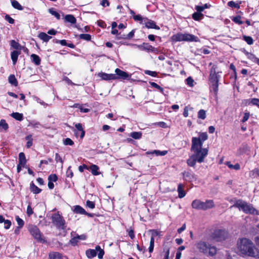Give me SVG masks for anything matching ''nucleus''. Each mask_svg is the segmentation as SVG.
Returning <instances> with one entry per match:
<instances>
[{"label":"nucleus","instance_id":"1","mask_svg":"<svg viewBox=\"0 0 259 259\" xmlns=\"http://www.w3.org/2000/svg\"><path fill=\"white\" fill-rule=\"evenodd\" d=\"M237 245L238 250L242 255L259 258V251L250 240L246 238L239 239Z\"/></svg>","mask_w":259,"mask_h":259},{"label":"nucleus","instance_id":"2","mask_svg":"<svg viewBox=\"0 0 259 259\" xmlns=\"http://www.w3.org/2000/svg\"><path fill=\"white\" fill-rule=\"evenodd\" d=\"M191 151L199 163L202 162L208 154V149L203 148L202 142L196 137L192 138Z\"/></svg>","mask_w":259,"mask_h":259},{"label":"nucleus","instance_id":"3","mask_svg":"<svg viewBox=\"0 0 259 259\" xmlns=\"http://www.w3.org/2000/svg\"><path fill=\"white\" fill-rule=\"evenodd\" d=\"M191 206L197 210H206L214 207L215 204L212 200H206L203 202L199 199H195L192 201Z\"/></svg>","mask_w":259,"mask_h":259},{"label":"nucleus","instance_id":"4","mask_svg":"<svg viewBox=\"0 0 259 259\" xmlns=\"http://www.w3.org/2000/svg\"><path fill=\"white\" fill-rule=\"evenodd\" d=\"M231 207H237L246 214H253L255 212V208L252 204L241 200L236 201L235 204Z\"/></svg>","mask_w":259,"mask_h":259},{"label":"nucleus","instance_id":"5","mask_svg":"<svg viewBox=\"0 0 259 259\" xmlns=\"http://www.w3.org/2000/svg\"><path fill=\"white\" fill-rule=\"evenodd\" d=\"M196 245L200 251L204 253H208L211 256L215 255L217 253V248L214 246L209 245L205 241H200Z\"/></svg>","mask_w":259,"mask_h":259},{"label":"nucleus","instance_id":"6","mask_svg":"<svg viewBox=\"0 0 259 259\" xmlns=\"http://www.w3.org/2000/svg\"><path fill=\"white\" fill-rule=\"evenodd\" d=\"M97 251H99V253L98 254V257L99 259L103 258V255L104 254V251L103 249H101L100 246L97 245L95 247V249H88L85 251V254L88 258H92L95 257L97 255Z\"/></svg>","mask_w":259,"mask_h":259},{"label":"nucleus","instance_id":"7","mask_svg":"<svg viewBox=\"0 0 259 259\" xmlns=\"http://www.w3.org/2000/svg\"><path fill=\"white\" fill-rule=\"evenodd\" d=\"M53 223L58 228L64 229L66 228L65 221L58 213H55L52 216Z\"/></svg>","mask_w":259,"mask_h":259},{"label":"nucleus","instance_id":"8","mask_svg":"<svg viewBox=\"0 0 259 259\" xmlns=\"http://www.w3.org/2000/svg\"><path fill=\"white\" fill-rule=\"evenodd\" d=\"M228 236V232L225 230H218L213 233L212 238L215 241L219 242L225 240Z\"/></svg>","mask_w":259,"mask_h":259},{"label":"nucleus","instance_id":"9","mask_svg":"<svg viewBox=\"0 0 259 259\" xmlns=\"http://www.w3.org/2000/svg\"><path fill=\"white\" fill-rule=\"evenodd\" d=\"M29 231L32 236L37 240L41 241L42 238L41 237V234L38 228L35 226H30L29 227Z\"/></svg>","mask_w":259,"mask_h":259},{"label":"nucleus","instance_id":"10","mask_svg":"<svg viewBox=\"0 0 259 259\" xmlns=\"http://www.w3.org/2000/svg\"><path fill=\"white\" fill-rule=\"evenodd\" d=\"M149 232L151 233V237L150 241V245L149 247V252H152L153 251L154 244V237L160 235V232L156 230H150Z\"/></svg>","mask_w":259,"mask_h":259},{"label":"nucleus","instance_id":"11","mask_svg":"<svg viewBox=\"0 0 259 259\" xmlns=\"http://www.w3.org/2000/svg\"><path fill=\"white\" fill-rule=\"evenodd\" d=\"M98 76L105 80H113L118 78L115 74H107L104 72H100L98 74Z\"/></svg>","mask_w":259,"mask_h":259},{"label":"nucleus","instance_id":"12","mask_svg":"<svg viewBox=\"0 0 259 259\" xmlns=\"http://www.w3.org/2000/svg\"><path fill=\"white\" fill-rule=\"evenodd\" d=\"M130 46L138 48L142 50H146L148 51H153L154 48L147 43H143L142 45H138L136 44H130Z\"/></svg>","mask_w":259,"mask_h":259},{"label":"nucleus","instance_id":"13","mask_svg":"<svg viewBox=\"0 0 259 259\" xmlns=\"http://www.w3.org/2000/svg\"><path fill=\"white\" fill-rule=\"evenodd\" d=\"M220 76L216 73L215 69L212 67L210 73V80L212 83L218 82Z\"/></svg>","mask_w":259,"mask_h":259},{"label":"nucleus","instance_id":"14","mask_svg":"<svg viewBox=\"0 0 259 259\" xmlns=\"http://www.w3.org/2000/svg\"><path fill=\"white\" fill-rule=\"evenodd\" d=\"M183 176L185 180L189 182L195 181L197 179L196 176L194 174L189 171H184L183 172Z\"/></svg>","mask_w":259,"mask_h":259},{"label":"nucleus","instance_id":"15","mask_svg":"<svg viewBox=\"0 0 259 259\" xmlns=\"http://www.w3.org/2000/svg\"><path fill=\"white\" fill-rule=\"evenodd\" d=\"M184 41L190 42H200V39L198 37L193 34L186 33H184Z\"/></svg>","mask_w":259,"mask_h":259},{"label":"nucleus","instance_id":"16","mask_svg":"<svg viewBox=\"0 0 259 259\" xmlns=\"http://www.w3.org/2000/svg\"><path fill=\"white\" fill-rule=\"evenodd\" d=\"M173 41H184V33H178L173 35L171 37Z\"/></svg>","mask_w":259,"mask_h":259},{"label":"nucleus","instance_id":"17","mask_svg":"<svg viewBox=\"0 0 259 259\" xmlns=\"http://www.w3.org/2000/svg\"><path fill=\"white\" fill-rule=\"evenodd\" d=\"M245 103L247 105H253L259 108V99L252 98L245 100Z\"/></svg>","mask_w":259,"mask_h":259},{"label":"nucleus","instance_id":"18","mask_svg":"<svg viewBox=\"0 0 259 259\" xmlns=\"http://www.w3.org/2000/svg\"><path fill=\"white\" fill-rule=\"evenodd\" d=\"M115 72L116 73L115 74L117 77V75H118L120 78H121L123 79H125V78L128 77V76H129L128 74L126 72L123 71L118 68H116L115 70Z\"/></svg>","mask_w":259,"mask_h":259},{"label":"nucleus","instance_id":"19","mask_svg":"<svg viewBox=\"0 0 259 259\" xmlns=\"http://www.w3.org/2000/svg\"><path fill=\"white\" fill-rule=\"evenodd\" d=\"M89 169L94 176H98L100 174V172L98 171L99 167L95 164H92Z\"/></svg>","mask_w":259,"mask_h":259},{"label":"nucleus","instance_id":"20","mask_svg":"<svg viewBox=\"0 0 259 259\" xmlns=\"http://www.w3.org/2000/svg\"><path fill=\"white\" fill-rule=\"evenodd\" d=\"M20 54V52L18 51H14L11 53V57L12 60L13 64H15L17 62L18 56Z\"/></svg>","mask_w":259,"mask_h":259},{"label":"nucleus","instance_id":"21","mask_svg":"<svg viewBox=\"0 0 259 259\" xmlns=\"http://www.w3.org/2000/svg\"><path fill=\"white\" fill-rule=\"evenodd\" d=\"M26 163V159L23 152H20L19 154V163L24 166Z\"/></svg>","mask_w":259,"mask_h":259},{"label":"nucleus","instance_id":"22","mask_svg":"<svg viewBox=\"0 0 259 259\" xmlns=\"http://www.w3.org/2000/svg\"><path fill=\"white\" fill-rule=\"evenodd\" d=\"M183 188H184V186L182 184H180L178 185V192L179 193V197L180 198H183L186 195V193H185Z\"/></svg>","mask_w":259,"mask_h":259},{"label":"nucleus","instance_id":"23","mask_svg":"<svg viewBox=\"0 0 259 259\" xmlns=\"http://www.w3.org/2000/svg\"><path fill=\"white\" fill-rule=\"evenodd\" d=\"M197 161V159L192 154L189 158L187 160V164L190 166H194L196 162Z\"/></svg>","mask_w":259,"mask_h":259},{"label":"nucleus","instance_id":"24","mask_svg":"<svg viewBox=\"0 0 259 259\" xmlns=\"http://www.w3.org/2000/svg\"><path fill=\"white\" fill-rule=\"evenodd\" d=\"M38 36L40 39L42 40L45 42H48L52 38L51 36L48 35L45 32H40L38 34Z\"/></svg>","mask_w":259,"mask_h":259},{"label":"nucleus","instance_id":"25","mask_svg":"<svg viewBox=\"0 0 259 259\" xmlns=\"http://www.w3.org/2000/svg\"><path fill=\"white\" fill-rule=\"evenodd\" d=\"M146 27L148 28H154L157 30L160 29L159 27L157 26L156 24L151 20H149L146 23Z\"/></svg>","mask_w":259,"mask_h":259},{"label":"nucleus","instance_id":"26","mask_svg":"<svg viewBox=\"0 0 259 259\" xmlns=\"http://www.w3.org/2000/svg\"><path fill=\"white\" fill-rule=\"evenodd\" d=\"M73 211L76 213L83 214L86 213L85 210L80 206L76 205L74 207Z\"/></svg>","mask_w":259,"mask_h":259},{"label":"nucleus","instance_id":"27","mask_svg":"<svg viewBox=\"0 0 259 259\" xmlns=\"http://www.w3.org/2000/svg\"><path fill=\"white\" fill-rule=\"evenodd\" d=\"M10 44H11V46L12 47H13V48H14L16 50H18L20 51L23 48V47L19 44H18L17 42H16L14 40H12L10 41Z\"/></svg>","mask_w":259,"mask_h":259},{"label":"nucleus","instance_id":"28","mask_svg":"<svg viewBox=\"0 0 259 259\" xmlns=\"http://www.w3.org/2000/svg\"><path fill=\"white\" fill-rule=\"evenodd\" d=\"M167 153V151H159V150H153L152 152H147V154H155L157 156L161 155V156H164L166 155Z\"/></svg>","mask_w":259,"mask_h":259},{"label":"nucleus","instance_id":"29","mask_svg":"<svg viewBox=\"0 0 259 259\" xmlns=\"http://www.w3.org/2000/svg\"><path fill=\"white\" fill-rule=\"evenodd\" d=\"M11 116L15 119L21 121L23 119V114L18 112H13L11 114Z\"/></svg>","mask_w":259,"mask_h":259},{"label":"nucleus","instance_id":"30","mask_svg":"<svg viewBox=\"0 0 259 259\" xmlns=\"http://www.w3.org/2000/svg\"><path fill=\"white\" fill-rule=\"evenodd\" d=\"M31 57L32 59L33 62L36 65H39L40 63V59L39 56L35 54H32Z\"/></svg>","mask_w":259,"mask_h":259},{"label":"nucleus","instance_id":"31","mask_svg":"<svg viewBox=\"0 0 259 259\" xmlns=\"http://www.w3.org/2000/svg\"><path fill=\"white\" fill-rule=\"evenodd\" d=\"M61 255L58 252H52L49 254L50 259H61Z\"/></svg>","mask_w":259,"mask_h":259},{"label":"nucleus","instance_id":"32","mask_svg":"<svg viewBox=\"0 0 259 259\" xmlns=\"http://www.w3.org/2000/svg\"><path fill=\"white\" fill-rule=\"evenodd\" d=\"M65 19L66 21L72 24H74L76 22L75 18L72 15H67L65 17Z\"/></svg>","mask_w":259,"mask_h":259},{"label":"nucleus","instance_id":"33","mask_svg":"<svg viewBox=\"0 0 259 259\" xmlns=\"http://www.w3.org/2000/svg\"><path fill=\"white\" fill-rule=\"evenodd\" d=\"M12 6L16 9L19 10H22L23 7L16 0H13L12 1Z\"/></svg>","mask_w":259,"mask_h":259},{"label":"nucleus","instance_id":"34","mask_svg":"<svg viewBox=\"0 0 259 259\" xmlns=\"http://www.w3.org/2000/svg\"><path fill=\"white\" fill-rule=\"evenodd\" d=\"M9 82L11 84L17 86L18 84V82L17 79H16L15 76L14 75H10L9 77Z\"/></svg>","mask_w":259,"mask_h":259},{"label":"nucleus","instance_id":"35","mask_svg":"<svg viewBox=\"0 0 259 259\" xmlns=\"http://www.w3.org/2000/svg\"><path fill=\"white\" fill-rule=\"evenodd\" d=\"M48 11L52 15L55 17L57 19H60V14H59V13L56 11L54 8L49 9Z\"/></svg>","mask_w":259,"mask_h":259},{"label":"nucleus","instance_id":"36","mask_svg":"<svg viewBox=\"0 0 259 259\" xmlns=\"http://www.w3.org/2000/svg\"><path fill=\"white\" fill-rule=\"evenodd\" d=\"M141 132H132L130 134V136L135 139H140L142 137Z\"/></svg>","mask_w":259,"mask_h":259},{"label":"nucleus","instance_id":"37","mask_svg":"<svg viewBox=\"0 0 259 259\" xmlns=\"http://www.w3.org/2000/svg\"><path fill=\"white\" fill-rule=\"evenodd\" d=\"M75 127L78 131L81 132L80 137L82 138L84 136L85 132L83 130L81 124L80 123H77L75 124Z\"/></svg>","mask_w":259,"mask_h":259},{"label":"nucleus","instance_id":"38","mask_svg":"<svg viewBox=\"0 0 259 259\" xmlns=\"http://www.w3.org/2000/svg\"><path fill=\"white\" fill-rule=\"evenodd\" d=\"M31 190L35 194H38L40 192L41 189L32 183L30 186Z\"/></svg>","mask_w":259,"mask_h":259},{"label":"nucleus","instance_id":"39","mask_svg":"<svg viewBox=\"0 0 259 259\" xmlns=\"http://www.w3.org/2000/svg\"><path fill=\"white\" fill-rule=\"evenodd\" d=\"M226 164L230 168H233L236 170H238L240 168V165L238 163H237L235 165H233L230 162H227Z\"/></svg>","mask_w":259,"mask_h":259},{"label":"nucleus","instance_id":"40","mask_svg":"<svg viewBox=\"0 0 259 259\" xmlns=\"http://www.w3.org/2000/svg\"><path fill=\"white\" fill-rule=\"evenodd\" d=\"M207 135L206 133H202L199 134L198 139H200V141L202 143L207 139ZM198 139V138H197Z\"/></svg>","mask_w":259,"mask_h":259},{"label":"nucleus","instance_id":"41","mask_svg":"<svg viewBox=\"0 0 259 259\" xmlns=\"http://www.w3.org/2000/svg\"><path fill=\"white\" fill-rule=\"evenodd\" d=\"M79 37L80 39L88 41L91 39V35L89 34H80L79 35Z\"/></svg>","mask_w":259,"mask_h":259},{"label":"nucleus","instance_id":"42","mask_svg":"<svg viewBox=\"0 0 259 259\" xmlns=\"http://www.w3.org/2000/svg\"><path fill=\"white\" fill-rule=\"evenodd\" d=\"M203 14L201 13H199L198 12H195L192 15V18L195 20H199L201 17H202Z\"/></svg>","mask_w":259,"mask_h":259},{"label":"nucleus","instance_id":"43","mask_svg":"<svg viewBox=\"0 0 259 259\" xmlns=\"http://www.w3.org/2000/svg\"><path fill=\"white\" fill-rule=\"evenodd\" d=\"M240 4V3L239 4H237V3H235L233 1H230L228 3V6L232 7V8H235L237 9H239L240 8V5H239Z\"/></svg>","mask_w":259,"mask_h":259},{"label":"nucleus","instance_id":"44","mask_svg":"<svg viewBox=\"0 0 259 259\" xmlns=\"http://www.w3.org/2000/svg\"><path fill=\"white\" fill-rule=\"evenodd\" d=\"M198 118H201L202 119H205L206 117L205 111L202 109L200 110L198 112Z\"/></svg>","mask_w":259,"mask_h":259},{"label":"nucleus","instance_id":"45","mask_svg":"<svg viewBox=\"0 0 259 259\" xmlns=\"http://www.w3.org/2000/svg\"><path fill=\"white\" fill-rule=\"evenodd\" d=\"M26 139L27 140V142L26 144V147L27 148H30L32 145V139L31 138V135L27 136L26 137Z\"/></svg>","mask_w":259,"mask_h":259},{"label":"nucleus","instance_id":"46","mask_svg":"<svg viewBox=\"0 0 259 259\" xmlns=\"http://www.w3.org/2000/svg\"><path fill=\"white\" fill-rule=\"evenodd\" d=\"M55 160L56 162H60L61 164V167L63 166V160L58 153L55 154Z\"/></svg>","mask_w":259,"mask_h":259},{"label":"nucleus","instance_id":"47","mask_svg":"<svg viewBox=\"0 0 259 259\" xmlns=\"http://www.w3.org/2000/svg\"><path fill=\"white\" fill-rule=\"evenodd\" d=\"M150 83L152 87L155 88L159 90L160 91V92H161V93L163 92V89L161 87H160L156 83L154 82H150Z\"/></svg>","mask_w":259,"mask_h":259},{"label":"nucleus","instance_id":"48","mask_svg":"<svg viewBox=\"0 0 259 259\" xmlns=\"http://www.w3.org/2000/svg\"><path fill=\"white\" fill-rule=\"evenodd\" d=\"M0 126H2L5 131L8 128V124L6 123V121L2 119L0 121Z\"/></svg>","mask_w":259,"mask_h":259},{"label":"nucleus","instance_id":"49","mask_svg":"<svg viewBox=\"0 0 259 259\" xmlns=\"http://www.w3.org/2000/svg\"><path fill=\"white\" fill-rule=\"evenodd\" d=\"M16 220L17 221L18 225H19V227L22 228L24 226V221L21 219H20L18 216H17L16 217Z\"/></svg>","mask_w":259,"mask_h":259},{"label":"nucleus","instance_id":"50","mask_svg":"<svg viewBox=\"0 0 259 259\" xmlns=\"http://www.w3.org/2000/svg\"><path fill=\"white\" fill-rule=\"evenodd\" d=\"M193 109V108L189 107L188 106H186L184 108L183 115L184 117H187L189 115V111Z\"/></svg>","mask_w":259,"mask_h":259},{"label":"nucleus","instance_id":"51","mask_svg":"<svg viewBox=\"0 0 259 259\" xmlns=\"http://www.w3.org/2000/svg\"><path fill=\"white\" fill-rule=\"evenodd\" d=\"M232 20L238 24H242L243 23V22L241 20V17L239 16L233 17Z\"/></svg>","mask_w":259,"mask_h":259},{"label":"nucleus","instance_id":"52","mask_svg":"<svg viewBox=\"0 0 259 259\" xmlns=\"http://www.w3.org/2000/svg\"><path fill=\"white\" fill-rule=\"evenodd\" d=\"M244 39L249 45H252L253 42V39L250 36H244Z\"/></svg>","mask_w":259,"mask_h":259},{"label":"nucleus","instance_id":"53","mask_svg":"<svg viewBox=\"0 0 259 259\" xmlns=\"http://www.w3.org/2000/svg\"><path fill=\"white\" fill-rule=\"evenodd\" d=\"M63 143L65 145H70V146H72L74 144L73 141L71 139H70V138H66V139H65Z\"/></svg>","mask_w":259,"mask_h":259},{"label":"nucleus","instance_id":"54","mask_svg":"<svg viewBox=\"0 0 259 259\" xmlns=\"http://www.w3.org/2000/svg\"><path fill=\"white\" fill-rule=\"evenodd\" d=\"M79 238L80 236H78L72 238L70 241V243L73 246L77 244Z\"/></svg>","mask_w":259,"mask_h":259},{"label":"nucleus","instance_id":"55","mask_svg":"<svg viewBox=\"0 0 259 259\" xmlns=\"http://www.w3.org/2000/svg\"><path fill=\"white\" fill-rule=\"evenodd\" d=\"M58 178L55 174H52L49 176L48 178L49 181L51 182H56Z\"/></svg>","mask_w":259,"mask_h":259},{"label":"nucleus","instance_id":"56","mask_svg":"<svg viewBox=\"0 0 259 259\" xmlns=\"http://www.w3.org/2000/svg\"><path fill=\"white\" fill-rule=\"evenodd\" d=\"M163 252H164L163 259H169V249L168 248H164Z\"/></svg>","mask_w":259,"mask_h":259},{"label":"nucleus","instance_id":"57","mask_svg":"<svg viewBox=\"0 0 259 259\" xmlns=\"http://www.w3.org/2000/svg\"><path fill=\"white\" fill-rule=\"evenodd\" d=\"M212 88L215 94L217 95L218 91V82L213 83Z\"/></svg>","mask_w":259,"mask_h":259},{"label":"nucleus","instance_id":"58","mask_svg":"<svg viewBox=\"0 0 259 259\" xmlns=\"http://www.w3.org/2000/svg\"><path fill=\"white\" fill-rule=\"evenodd\" d=\"M250 116V113L249 112H245L244 113V116L241 120L242 122H246L249 118Z\"/></svg>","mask_w":259,"mask_h":259},{"label":"nucleus","instance_id":"59","mask_svg":"<svg viewBox=\"0 0 259 259\" xmlns=\"http://www.w3.org/2000/svg\"><path fill=\"white\" fill-rule=\"evenodd\" d=\"M187 83L190 87H192L193 85V79L190 77H189L186 79Z\"/></svg>","mask_w":259,"mask_h":259},{"label":"nucleus","instance_id":"60","mask_svg":"<svg viewBox=\"0 0 259 259\" xmlns=\"http://www.w3.org/2000/svg\"><path fill=\"white\" fill-rule=\"evenodd\" d=\"M71 166H69L67 170L66 174L68 177L72 178L73 176V173L70 169Z\"/></svg>","mask_w":259,"mask_h":259},{"label":"nucleus","instance_id":"61","mask_svg":"<svg viewBox=\"0 0 259 259\" xmlns=\"http://www.w3.org/2000/svg\"><path fill=\"white\" fill-rule=\"evenodd\" d=\"M87 205L91 208H94L95 207V203L93 201L88 200L87 201Z\"/></svg>","mask_w":259,"mask_h":259},{"label":"nucleus","instance_id":"62","mask_svg":"<svg viewBox=\"0 0 259 259\" xmlns=\"http://www.w3.org/2000/svg\"><path fill=\"white\" fill-rule=\"evenodd\" d=\"M4 224L5 225V228L6 229H8L10 228L11 225V222L10 221L6 220V221H5Z\"/></svg>","mask_w":259,"mask_h":259},{"label":"nucleus","instance_id":"63","mask_svg":"<svg viewBox=\"0 0 259 259\" xmlns=\"http://www.w3.org/2000/svg\"><path fill=\"white\" fill-rule=\"evenodd\" d=\"M145 73L146 74L151 75L152 76H155L156 75V72L155 71H150V70H146L145 71Z\"/></svg>","mask_w":259,"mask_h":259},{"label":"nucleus","instance_id":"64","mask_svg":"<svg viewBox=\"0 0 259 259\" xmlns=\"http://www.w3.org/2000/svg\"><path fill=\"white\" fill-rule=\"evenodd\" d=\"M5 19L10 24H13L14 23V20L8 15L5 16Z\"/></svg>","mask_w":259,"mask_h":259}]
</instances>
